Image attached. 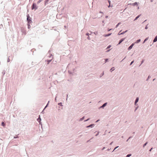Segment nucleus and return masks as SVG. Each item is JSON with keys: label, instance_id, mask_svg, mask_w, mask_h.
<instances>
[{"label": "nucleus", "instance_id": "f257e3e1", "mask_svg": "<svg viewBox=\"0 0 157 157\" xmlns=\"http://www.w3.org/2000/svg\"><path fill=\"white\" fill-rule=\"evenodd\" d=\"M27 20L29 24L31 22V18L29 17V15H27Z\"/></svg>", "mask_w": 157, "mask_h": 157}, {"label": "nucleus", "instance_id": "f03ea898", "mask_svg": "<svg viewBox=\"0 0 157 157\" xmlns=\"http://www.w3.org/2000/svg\"><path fill=\"white\" fill-rule=\"evenodd\" d=\"M32 10H33L34 9L35 10H36L37 9V7L36 5L35 4L33 3L32 5Z\"/></svg>", "mask_w": 157, "mask_h": 157}, {"label": "nucleus", "instance_id": "7ed1b4c3", "mask_svg": "<svg viewBox=\"0 0 157 157\" xmlns=\"http://www.w3.org/2000/svg\"><path fill=\"white\" fill-rule=\"evenodd\" d=\"M134 45V43L132 44V45H130V46L128 47V50H129L131 49L132 48V47H133V46Z\"/></svg>", "mask_w": 157, "mask_h": 157}, {"label": "nucleus", "instance_id": "20e7f679", "mask_svg": "<svg viewBox=\"0 0 157 157\" xmlns=\"http://www.w3.org/2000/svg\"><path fill=\"white\" fill-rule=\"evenodd\" d=\"M125 39V38H123L121 39L120 41H119V42L118 44H120L122 41H123Z\"/></svg>", "mask_w": 157, "mask_h": 157}, {"label": "nucleus", "instance_id": "39448f33", "mask_svg": "<svg viewBox=\"0 0 157 157\" xmlns=\"http://www.w3.org/2000/svg\"><path fill=\"white\" fill-rule=\"evenodd\" d=\"M137 2H135L134 3H132V4H131V3H130V4H130V5H133V6H135V5H138V4H137Z\"/></svg>", "mask_w": 157, "mask_h": 157}, {"label": "nucleus", "instance_id": "423d86ee", "mask_svg": "<svg viewBox=\"0 0 157 157\" xmlns=\"http://www.w3.org/2000/svg\"><path fill=\"white\" fill-rule=\"evenodd\" d=\"M41 120V118L40 117V116H39V117L37 119V121L40 124V121Z\"/></svg>", "mask_w": 157, "mask_h": 157}, {"label": "nucleus", "instance_id": "0eeeda50", "mask_svg": "<svg viewBox=\"0 0 157 157\" xmlns=\"http://www.w3.org/2000/svg\"><path fill=\"white\" fill-rule=\"evenodd\" d=\"M139 98H137L135 101V104L136 105V103L138 101Z\"/></svg>", "mask_w": 157, "mask_h": 157}, {"label": "nucleus", "instance_id": "6e6552de", "mask_svg": "<svg viewBox=\"0 0 157 157\" xmlns=\"http://www.w3.org/2000/svg\"><path fill=\"white\" fill-rule=\"evenodd\" d=\"M157 41V36L155 37L153 40V42H155Z\"/></svg>", "mask_w": 157, "mask_h": 157}, {"label": "nucleus", "instance_id": "1a4fd4ad", "mask_svg": "<svg viewBox=\"0 0 157 157\" xmlns=\"http://www.w3.org/2000/svg\"><path fill=\"white\" fill-rule=\"evenodd\" d=\"M106 104H107V103H104L101 106V107H104L105 106H106Z\"/></svg>", "mask_w": 157, "mask_h": 157}, {"label": "nucleus", "instance_id": "9d476101", "mask_svg": "<svg viewBox=\"0 0 157 157\" xmlns=\"http://www.w3.org/2000/svg\"><path fill=\"white\" fill-rule=\"evenodd\" d=\"M140 39H139L138 40H137L135 42V43H139L140 42Z\"/></svg>", "mask_w": 157, "mask_h": 157}, {"label": "nucleus", "instance_id": "9b49d317", "mask_svg": "<svg viewBox=\"0 0 157 157\" xmlns=\"http://www.w3.org/2000/svg\"><path fill=\"white\" fill-rule=\"evenodd\" d=\"M114 67H112L110 69V71L111 72H112L113 71H114Z\"/></svg>", "mask_w": 157, "mask_h": 157}, {"label": "nucleus", "instance_id": "f8f14e48", "mask_svg": "<svg viewBox=\"0 0 157 157\" xmlns=\"http://www.w3.org/2000/svg\"><path fill=\"white\" fill-rule=\"evenodd\" d=\"M140 15H138V16H137L136 18L135 19H134V21H135L136 20H137L140 16Z\"/></svg>", "mask_w": 157, "mask_h": 157}, {"label": "nucleus", "instance_id": "ddd939ff", "mask_svg": "<svg viewBox=\"0 0 157 157\" xmlns=\"http://www.w3.org/2000/svg\"><path fill=\"white\" fill-rule=\"evenodd\" d=\"M127 31H126L125 32H123V33H121L120 34H119V33H118V35H121V34H124V33H125Z\"/></svg>", "mask_w": 157, "mask_h": 157}, {"label": "nucleus", "instance_id": "4468645a", "mask_svg": "<svg viewBox=\"0 0 157 157\" xmlns=\"http://www.w3.org/2000/svg\"><path fill=\"white\" fill-rule=\"evenodd\" d=\"M49 0H45V4H46L48 2Z\"/></svg>", "mask_w": 157, "mask_h": 157}, {"label": "nucleus", "instance_id": "2eb2a0df", "mask_svg": "<svg viewBox=\"0 0 157 157\" xmlns=\"http://www.w3.org/2000/svg\"><path fill=\"white\" fill-rule=\"evenodd\" d=\"M2 125L3 126H5V124L4 123V122H2Z\"/></svg>", "mask_w": 157, "mask_h": 157}, {"label": "nucleus", "instance_id": "dca6fc26", "mask_svg": "<svg viewBox=\"0 0 157 157\" xmlns=\"http://www.w3.org/2000/svg\"><path fill=\"white\" fill-rule=\"evenodd\" d=\"M131 154H129L128 155H127L126 157H129V156H131Z\"/></svg>", "mask_w": 157, "mask_h": 157}, {"label": "nucleus", "instance_id": "f3484780", "mask_svg": "<svg viewBox=\"0 0 157 157\" xmlns=\"http://www.w3.org/2000/svg\"><path fill=\"white\" fill-rule=\"evenodd\" d=\"M41 0H39L38 2H37V4L39 3L40 2H41Z\"/></svg>", "mask_w": 157, "mask_h": 157}, {"label": "nucleus", "instance_id": "a211bd4d", "mask_svg": "<svg viewBox=\"0 0 157 157\" xmlns=\"http://www.w3.org/2000/svg\"><path fill=\"white\" fill-rule=\"evenodd\" d=\"M147 142H146L145 144L144 145H143V147H145V146L146 145V144H147Z\"/></svg>", "mask_w": 157, "mask_h": 157}, {"label": "nucleus", "instance_id": "6ab92c4d", "mask_svg": "<svg viewBox=\"0 0 157 157\" xmlns=\"http://www.w3.org/2000/svg\"><path fill=\"white\" fill-rule=\"evenodd\" d=\"M147 40V38L145 39V40H144V43L145 42V41H146Z\"/></svg>", "mask_w": 157, "mask_h": 157}, {"label": "nucleus", "instance_id": "aec40b11", "mask_svg": "<svg viewBox=\"0 0 157 157\" xmlns=\"http://www.w3.org/2000/svg\"><path fill=\"white\" fill-rule=\"evenodd\" d=\"M119 24L120 23H119L116 25V28H117Z\"/></svg>", "mask_w": 157, "mask_h": 157}, {"label": "nucleus", "instance_id": "412c9836", "mask_svg": "<svg viewBox=\"0 0 157 157\" xmlns=\"http://www.w3.org/2000/svg\"><path fill=\"white\" fill-rule=\"evenodd\" d=\"M92 124H91V125H89V126H87V127H91V126H92Z\"/></svg>", "mask_w": 157, "mask_h": 157}, {"label": "nucleus", "instance_id": "4be33fe9", "mask_svg": "<svg viewBox=\"0 0 157 157\" xmlns=\"http://www.w3.org/2000/svg\"><path fill=\"white\" fill-rule=\"evenodd\" d=\"M119 147V146L116 147L114 149V151L116 149H117V148H118Z\"/></svg>", "mask_w": 157, "mask_h": 157}, {"label": "nucleus", "instance_id": "5701e85b", "mask_svg": "<svg viewBox=\"0 0 157 157\" xmlns=\"http://www.w3.org/2000/svg\"><path fill=\"white\" fill-rule=\"evenodd\" d=\"M110 35H111V34H109L107 35H106L105 36H109Z\"/></svg>", "mask_w": 157, "mask_h": 157}, {"label": "nucleus", "instance_id": "b1692460", "mask_svg": "<svg viewBox=\"0 0 157 157\" xmlns=\"http://www.w3.org/2000/svg\"><path fill=\"white\" fill-rule=\"evenodd\" d=\"M111 46L110 45H109V46L107 47V48H109L111 47Z\"/></svg>", "mask_w": 157, "mask_h": 157}, {"label": "nucleus", "instance_id": "393cba45", "mask_svg": "<svg viewBox=\"0 0 157 157\" xmlns=\"http://www.w3.org/2000/svg\"><path fill=\"white\" fill-rule=\"evenodd\" d=\"M108 60V59H105V63L106 62L107 60Z\"/></svg>", "mask_w": 157, "mask_h": 157}, {"label": "nucleus", "instance_id": "a878e982", "mask_svg": "<svg viewBox=\"0 0 157 157\" xmlns=\"http://www.w3.org/2000/svg\"><path fill=\"white\" fill-rule=\"evenodd\" d=\"M133 62H134V61H132V62H131V63H130V65H132V63H133Z\"/></svg>", "mask_w": 157, "mask_h": 157}, {"label": "nucleus", "instance_id": "bb28decb", "mask_svg": "<svg viewBox=\"0 0 157 157\" xmlns=\"http://www.w3.org/2000/svg\"><path fill=\"white\" fill-rule=\"evenodd\" d=\"M51 61V60H48V64L49 63H50Z\"/></svg>", "mask_w": 157, "mask_h": 157}, {"label": "nucleus", "instance_id": "cd10ccee", "mask_svg": "<svg viewBox=\"0 0 157 157\" xmlns=\"http://www.w3.org/2000/svg\"><path fill=\"white\" fill-rule=\"evenodd\" d=\"M109 3L110 4V1H109ZM110 5L109 4V7H110Z\"/></svg>", "mask_w": 157, "mask_h": 157}, {"label": "nucleus", "instance_id": "c85d7f7f", "mask_svg": "<svg viewBox=\"0 0 157 157\" xmlns=\"http://www.w3.org/2000/svg\"><path fill=\"white\" fill-rule=\"evenodd\" d=\"M84 117H83L82 118V119H81V120H82V119H84Z\"/></svg>", "mask_w": 157, "mask_h": 157}, {"label": "nucleus", "instance_id": "c756f323", "mask_svg": "<svg viewBox=\"0 0 157 157\" xmlns=\"http://www.w3.org/2000/svg\"><path fill=\"white\" fill-rule=\"evenodd\" d=\"M152 149V148H151V149L150 150V151H151V149Z\"/></svg>", "mask_w": 157, "mask_h": 157}, {"label": "nucleus", "instance_id": "7c9ffc66", "mask_svg": "<svg viewBox=\"0 0 157 157\" xmlns=\"http://www.w3.org/2000/svg\"><path fill=\"white\" fill-rule=\"evenodd\" d=\"M151 2H153V0H151Z\"/></svg>", "mask_w": 157, "mask_h": 157}, {"label": "nucleus", "instance_id": "2f4dec72", "mask_svg": "<svg viewBox=\"0 0 157 157\" xmlns=\"http://www.w3.org/2000/svg\"><path fill=\"white\" fill-rule=\"evenodd\" d=\"M86 35H88V33H86Z\"/></svg>", "mask_w": 157, "mask_h": 157}, {"label": "nucleus", "instance_id": "473e14b6", "mask_svg": "<svg viewBox=\"0 0 157 157\" xmlns=\"http://www.w3.org/2000/svg\"><path fill=\"white\" fill-rule=\"evenodd\" d=\"M112 142L110 144H112Z\"/></svg>", "mask_w": 157, "mask_h": 157}, {"label": "nucleus", "instance_id": "72a5a7b5", "mask_svg": "<svg viewBox=\"0 0 157 157\" xmlns=\"http://www.w3.org/2000/svg\"><path fill=\"white\" fill-rule=\"evenodd\" d=\"M145 29H147V27H145Z\"/></svg>", "mask_w": 157, "mask_h": 157}, {"label": "nucleus", "instance_id": "f704fd0d", "mask_svg": "<svg viewBox=\"0 0 157 157\" xmlns=\"http://www.w3.org/2000/svg\"><path fill=\"white\" fill-rule=\"evenodd\" d=\"M88 39H89V37H88Z\"/></svg>", "mask_w": 157, "mask_h": 157}, {"label": "nucleus", "instance_id": "c9c22d12", "mask_svg": "<svg viewBox=\"0 0 157 157\" xmlns=\"http://www.w3.org/2000/svg\"><path fill=\"white\" fill-rule=\"evenodd\" d=\"M109 50H108V51H107V52H109Z\"/></svg>", "mask_w": 157, "mask_h": 157}, {"label": "nucleus", "instance_id": "e433bc0d", "mask_svg": "<svg viewBox=\"0 0 157 157\" xmlns=\"http://www.w3.org/2000/svg\"><path fill=\"white\" fill-rule=\"evenodd\" d=\"M88 119L86 120V121H87Z\"/></svg>", "mask_w": 157, "mask_h": 157}, {"label": "nucleus", "instance_id": "4c0bfd02", "mask_svg": "<svg viewBox=\"0 0 157 157\" xmlns=\"http://www.w3.org/2000/svg\"><path fill=\"white\" fill-rule=\"evenodd\" d=\"M139 9V7H138V9Z\"/></svg>", "mask_w": 157, "mask_h": 157}, {"label": "nucleus", "instance_id": "58836bf2", "mask_svg": "<svg viewBox=\"0 0 157 157\" xmlns=\"http://www.w3.org/2000/svg\"><path fill=\"white\" fill-rule=\"evenodd\" d=\"M110 30H111V29H109V31H110Z\"/></svg>", "mask_w": 157, "mask_h": 157}]
</instances>
